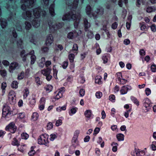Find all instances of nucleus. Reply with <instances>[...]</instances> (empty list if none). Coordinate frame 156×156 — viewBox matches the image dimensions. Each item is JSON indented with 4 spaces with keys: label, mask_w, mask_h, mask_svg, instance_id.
<instances>
[{
    "label": "nucleus",
    "mask_w": 156,
    "mask_h": 156,
    "mask_svg": "<svg viewBox=\"0 0 156 156\" xmlns=\"http://www.w3.org/2000/svg\"><path fill=\"white\" fill-rule=\"evenodd\" d=\"M25 51L24 50L20 52V55L21 57L22 58L23 60V61H25L26 59V57L28 55H31L30 57L31 58V64H33L35 62L36 60V57L34 55V50L31 51L29 54H25Z\"/></svg>",
    "instance_id": "nucleus-1"
},
{
    "label": "nucleus",
    "mask_w": 156,
    "mask_h": 156,
    "mask_svg": "<svg viewBox=\"0 0 156 156\" xmlns=\"http://www.w3.org/2000/svg\"><path fill=\"white\" fill-rule=\"evenodd\" d=\"M36 0H22L21 2L23 3L21 5V8L23 10L26 9L27 7L30 8L31 6Z\"/></svg>",
    "instance_id": "nucleus-2"
},
{
    "label": "nucleus",
    "mask_w": 156,
    "mask_h": 156,
    "mask_svg": "<svg viewBox=\"0 0 156 156\" xmlns=\"http://www.w3.org/2000/svg\"><path fill=\"white\" fill-rule=\"evenodd\" d=\"M48 136L46 134L41 135L38 139V142L40 144H45L48 142Z\"/></svg>",
    "instance_id": "nucleus-3"
},
{
    "label": "nucleus",
    "mask_w": 156,
    "mask_h": 156,
    "mask_svg": "<svg viewBox=\"0 0 156 156\" xmlns=\"http://www.w3.org/2000/svg\"><path fill=\"white\" fill-rule=\"evenodd\" d=\"M17 129V128L13 122L10 123L5 128V130L11 133H14Z\"/></svg>",
    "instance_id": "nucleus-4"
},
{
    "label": "nucleus",
    "mask_w": 156,
    "mask_h": 156,
    "mask_svg": "<svg viewBox=\"0 0 156 156\" xmlns=\"http://www.w3.org/2000/svg\"><path fill=\"white\" fill-rule=\"evenodd\" d=\"M20 66L17 62H14L11 63L9 66V71L10 73H12L13 70L19 69Z\"/></svg>",
    "instance_id": "nucleus-5"
},
{
    "label": "nucleus",
    "mask_w": 156,
    "mask_h": 156,
    "mask_svg": "<svg viewBox=\"0 0 156 156\" xmlns=\"http://www.w3.org/2000/svg\"><path fill=\"white\" fill-rule=\"evenodd\" d=\"M16 95L15 92L13 90L10 91L9 94L8 98L9 103L14 104L16 101Z\"/></svg>",
    "instance_id": "nucleus-6"
},
{
    "label": "nucleus",
    "mask_w": 156,
    "mask_h": 156,
    "mask_svg": "<svg viewBox=\"0 0 156 156\" xmlns=\"http://www.w3.org/2000/svg\"><path fill=\"white\" fill-rule=\"evenodd\" d=\"M12 113V112L10 110V108L9 106H6L4 107L2 114L3 117H5L8 115Z\"/></svg>",
    "instance_id": "nucleus-7"
},
{
    "label": "nucleus",
    "mask_w": 156,
    "mask_h": 156,
    "mask_svg": "<svg viewBox=\"0 0 156 156\" xmlns=\"http://www.w3.org/2000/svg\"><path fill=\"white\" fill-rule=\"evenodd\" d=\"M53 41V38L52 35L50 34L47 36L45 41V44L47 46H49Z\"/></svg>",
    "instance_id": "nucleus-8"
},
{
    "label": "nucleus",
    "mask_w": 156,
    "mask_h": 156,
    "mask_svg": "<svg viewBox=\"0 0 156 156\" xmlns=\"http://www.w3.org/2000/svg\"><path fill=\"white\" fill-rule=\"evenodd\" d=\"M31 12L28 11H25L23 13L22 17L26 20H30L31 17Z\"/></svg>",
    "instance_id": "nucleus-9"
},
{
    "label": "nucleus",
    "mask_w": 156,
    "mask_h": 156,
    "mask_svg": "<svg viewBox=\"0 0 156 156\" xmlns=\"http://www.w3.org/2000/svg\"><path fill=\"white\" fill-rule=\"evenodd\" d=\"M131 89V87L130 86H124L122 87L120 91L121 94H125L127 93L128 90H130Z\"/></svg>",
    "instance_id": "nucleus-10"
},
{
    "label": "nucleus",
    "mask_w": 156,
    "mask_h": 156,
    "mask_svg": "<svg viewBox=\"0 0 156 156\" xmlns=\"http://www.w3.org/2000/svg\"><path fill=\"white\" fill-rule=\"evenodd\" d=\"M64 88L62 87L61 89H60L59 90V91L56 95V96L54 97V99L55 100H57L62 97L63 95V92H64Z\"/></svg>",
    "instance_id": "nucleus-11"
},
{
    "label": "nucleus",
    "mask_w": 156,
    "mask_h": 156,
    "mask_svg": "<svg viewBox=\"0 0 156 156\" xmlns=\"http://www.w3.org/2000/svg\"><path fill=\"white\" fill-rule=\"evenodd\" d=\"M71 19H72L74 21H79L81 18V16L80 14L78 13L77 14H73L72 12H70Z\"/></svg>",
    "instance_id": "nucleus-12"
},
{
    "label": "nucleus",
    "mask_w": 156,
    "mask_h": 156,
    "mask_svg": "<svg viewBox=\"0 0 156 156\" xmlns=\"http://www.w3.org/2000/svg\"><path fill=\"white\" fill-rule=\"evenodd\" d=\"M75 54L72 52V51H69V55H68V58L70 62L72 63V66L73 67H74V64L73 63L74 61V59L75 58Z\"/></svg>",
    "instance_id": "nucleus-13"
},
{
    "label": "nucleus",
    "mask_w": 156,
    "mask_h": 156,
    "mask_svg": "<svg viewBox=\"0 0 156 156\" xmlns=\"http://www.w3.org/2000/svg\"><path fill=\"white\" fill-rule=\"evenodd\" d=\"M151 102L150 100L146 98L144 102V105L145 108H147V110L148 111L149 110L151 107Z\"/></svg>",
    "instance_id": "nucleus-14"
},
{
    "label": "nucleus",
    "mask_w": 156,
    "mask_h": 156,
    "mask_svg": "<svg viewBox=\"0 0 156 156\" xmlns=\"http://www.w3.org/2000/svg\"><path fill=\"white\" fill-rule=\"evenodd\" d=\"M41 9L39 8H36L34 10V14L36 18H38L40 16Z\"/></svg>",
    "instance_id": "nucleus-15"
},
{
    "label": "nucleus",
    "mask_w": 156,
    "mask_h": 156,
    "mask_svg": "<svg viewBox=\"0 0 156 156\" xmlns=\"http://www.w3.org/2000/svg\"><path fill=\"white\" fill-rule=\"evenodd\" d=\"M51 69L50 68H47L45 69L41 70V73L44 75L46 76L50 74L51 72Z\"/></svg>",
    "instance_id": "nucleus-16"
},
{
    "label": "nucleus",
    "mask_w": 156,
    "mask_h": 156,
    "mask_svg": "<svg viewBox=\"0 0 156 156\" xmlns=\"http://www.w3.org/2000/svg\"><path fill=\"white\" fill-rule=\"evenodd\" d=\"M49 25L50 28H51L52 27L53 28V29H54L55 30H56L61 28L63 25V23H59L57 25H51L49 24Z\"/></svg>",
    "instance_id": "nucleus-17"
},
{
    "label": "nucleus",
    "mask_w": 156,
    "mask_h": 156,
    "mask_svg": "<svg viewBox=\"0 0 156 156\" xmlns=\"http://www.w3.org/2000/svg\"><path fill=\"white\" fill-rule=\"evenodd\" d=\"M32 24L35 27H38L40 25V20L37 19H34L33 21Z\"/></svg>",
    "instance_id": "nucleus-18"
},
{
    "label": "nucleus",
    "mask_w": 156,
    "mask_h": 156,
    "mask_svg": "<svg viewBox=\"0 0 156 156\" xmlns=\"http://www.w3.org/2000/svg\"><path fill=\"white\" fill-rule=\"evenodd\" d=\"M70 51H72V52L77 55L78 51V46L76 44H74L72 48V49Z\"/></svg>",
    "instance_id": "nucleus-19"
},
{
    "label": "nucleus",
    "mask_w": 156,
    "mask_h": 156,
    "mask_svg": "<svg viewBox=\"0 0 156 156\" xmlns=\"http://www.w3.org/2000/svg\"><path fill=\"white\" fill-rule=\"evenodd\" d=\"M70 12L66 13L64 15L62 18L63 20H69L71 19V15Z\"/></svg>",
    "instance_id": "nucleus-20"
},
{
    "label": "nucleus",
    "mask_w": 156,
    "mask_h": 156,
    "mask_svg": "<svg viewBox=\"0 0 156 156\" xmlns=\"http://www.w3.org/2000/svg\"><path fill=\"white\" fill-rule=\"evenodd\" d=\"M83 21L85 27V30H87V29L90 27V23L88 22V21L86 19H84Z\"/></svg>",
    "instance_id": "nucleus-21"
},
{
    "label": "nucleus",
    "mask_w": 156,
    "mask_h": 156,
    "mask_svg": "<svg viewBox=\"0 0 156 156\" xmlns=\"http://www.w3.org/2000/svg\"><path fill=\"white\" fill-rule=\"evenodd\" d=\"M156 10V9L154 7L149 6L146 8V11L148 13L151 12L155 11Z\"/></svg>",
    "instance_id": "nucleus-22"
},
{
    "label": "nucleus",
    "mask_w": 156,
    "mask_h": 156,
    "mask_svg": "<svg viewBox=\"0 0 156 156\" xmlns=\"http://www.w3.org/2000/svg\"><path fill=\"white\" fill-rule=\"evenodd\" d=\"M97 13L98 15H101L104 12V9L102 7H99L97 9Z\"/></svg>",
    "instance_id": "nucleus-23"
},
{
    "label": "nucleus",
    "mask_w": 156,
    "mask_h": 156,
    "mask_svg": "<svg viewBox=\"0 0 156 156\" xmlns=\"http://www.w3.org/2000/svg\"><path fill=\"white\" fill-rule=\"evenodd\" d=\"M84 115L86 118H90L91 115V111L90 110L86 111L85 112Z\"/></svg>",
    "instance_id": "nucleus-24"
},
{
    "label": "nucleus",
    "mask_w": 156,
    "mask_h": 156,
    "mask_svg": "<svg viewBox=\"0 0 156 156\" xmlns=\"http://www.w3.org/2000/svg\"><path fill=\"white\" fill-rule=\"evenodd\" d=\"M102 77L100 76H97L95 80V83L98 84H101L102 83Z\"/></svg>",
    "instance_id": "nucleus-25"
},
{
    "label": "nucleus",
    "mask_w": 156,
    "mask_h": 156,
    "mask_svg": "<svg viewBox=\"0 0 156 156\" xmlns=\"http://www.w3.org/2000/svg\"><path fill=\"white\" fill-rule=\"evenodd\" d=\"M44 88L47 92H49L52 90L53 87L51 85H48L44 87Z\"/></svg>",
    "instance_id": "nucleus-26"
},
{
    "label": "nucleus",
    "mask_w": 156,
    "mask_h": 156,
    "mask_svg": "<svg viewBox=\"0 0 156 156\" xmlns=\"http://www.w3.org/2000/svg\"><path fill=\"white\" fill-rule=\"evenodd\" d=\"M118 141L123 140L124 139V136L123 134L120 133L116 135Z\"/></svg>",
    "instance_id": "nucleus-27"
},
{
    "label": "nucleus",
    "mask_w": 156,
    "mask_h": 156,
    "mask_svg": "<svg viewBox=\"0 0 156 156\" xmlns=\"http://www.w3.org/2000/svg\"><path fill=\"white\" fill-rule=\"evenodd\" d=\"M111 145L113 146L112 151L114 152H116L117 150L118 144L116 143L113 142Z\"/></svg>",
    "instance_id": "nucleus-28"
},
{
    "label": "nucleus",
    "mask_w": 156,
    "mask_h": 156,
    "mask_svg": "<svg viewBox=\"0 0 156 156\" xmlns=\"http://www.w3.org/2000/svg\"><path fill=\"white\" fill-rule=\"evenodd\" d=\"M54 7V5L52 4L50 6L49 9L50 13L52 16H54L55 15Z\"/></svg>",
    "instance_id": "nucleus-29"
},
{
    "label": "nucleus",
    "mask_w": 156,
    "mask_h": 156,
    "mask_svg": "<svg viewBox=\"0 0 156 156\" xmlns=\"http://www.w3.org/2000/svg\"><path fill=\"white\" fill-rule=\"evenodd\" d=\"M25 118V116L24 113H20L18 114L17 118L20 120L23 119Z\"/></svg>",
    "instance_id": "nucleus-30"
},
{
    "label": "nucleus",
    "mask_w": 156,
    "mask_h": 156,
    "mask_svg": "<svg viewBox=\"0 0 156 156\" xmlns=\"http://www.w3.org/2000/svg\"><path fill=\"white\" fill-rule=\"evenodd\" d=\"M91 10L90 6V5H87L86 7V11L87 14L90 16H91Z\"/></svg>",
    "instance_id": "nucleus-31"
},
{
    "label": "nucleus",
    "mask_w": 156,
    "mask_h": 156,
    "mask_svg": "<svg viewBox=\"0 0 156 156\" xmlns=\"http://www.w3.org/2000/svg\"><path fill=\"white\" fill-rule=\"evenodd\" d=\"M39 115L37 113L34 112L32 115V118L34 121L37 120L38 118Z\"/></svg>",
    "instance_id": "nucleus-32"
},
{
    "label": "nucleus",
    "mask_w": 156,
    "mask_h": 156,
    "mask_svg": "<svg viewBox=\"0 0 156 156\" xmlns=\"http://www.w3.org/2000/svg\"><path fill=\"white\" fill-rule=\"evenodd\" d=\"M36 98L35 95H34V96H33L32 98L30 100V105H34L36 103Z\"/></svg>",
    "instance_id": "nucleus-33"
},
{
    "label": "nucleus",
    "mask_w": 156,
    "mask_h": 156,
    "mask_svg": "<svg viewBox=\"0 0 156 156\" xmlns=\"http://www.w3.org/2000/svg\"><path fill=\"white\" fill-rule=\"evenodd\" d=\"M25 27L26 30H29L31 28V25L30 22L27 21L25 22Z\"/></svg>",
    "instance_id": "nucleus-34"
},
{
    "label": "nucleus",
    "mask_w": 156,
    "mask_h": 156,
    "mask_svg": "<svg viewBox=\"0 0 156 156\" xmlns=\"http://www.w3.org/2000/svg\"><path fill=\"white\" fill-rule=\"evenodd\" d=\"M18 84L16 81H14L12 83L11 86L13 88L16 89L18 87Z\"/></svg>",
    "instance_id": "nucleus-35"
},
{
    "label": "nucleus",
    "mask_w": 156,
    "mask_h": 156,
    "mask_svg": "<svg viewBox=\"0 0 156 156\" xmlns=\"http://www.w3.org/2000/svg\"><path fill=\"white\" fill-rule=\"evenodd\" d=\"M29 93L28 89L27 88H25L24 91V94L23 97L24 98H26L28 96Z\"/></svg>",
    "instance_id": "nucleus-36"
},
{
    "label": "nucleus",
    "mask_w": 156,
    "mask_h": 156,
    "mask_svg": "<svg viewBox=\"0 0 156 156\" xmlns=\"http://www.w3.org/2000/svg\"><path fill=\"white\" fill-rule=\"evenodd\" d=\"M72 143L73 145L75 147L76 145L78 144V141H77V138L73 137L72 140Z\"/></svg>",
    "instance_id": "nucleus-37"
},
{
    "label": "nucleus",
    "mask_w": 156,
    "mask_h": 156,
    "mask_svg": "<svg viewBox=\"0 0 156 156\" xmlns=\"http://www.w3.org/2000/svg\"><path fill=\"white\" fill-rule=\"evenodd\" d=\"M0 73L3 77L6 76L7 75V72L6 70L4 69L0 70Z\"/></svg>",
    "instance_id": "nucleus-38"
},
{
    "label": "nucleus",
    "mask_w": 156,
    "mask_h": 156,
    "mask_svg": "<svg viewBox=\"0 0 156 156\" xmlns=\"http://www.w3.org/2000/svg\"><path fill=\"white\" fill-rule=\"evenodd\" d=\"M119 81L120 83L122 85L125 84L128 82L127 80L123 78L121 79Z\"/></svg>",
    "instance_id": "nucleus-39"
},
{
    "label": "nucleus",
    "mask_w": 156,
    "mask_h": 156,
    "mask_svg": "<svg viewBox=\"0 0 156 156\" xmlns=\"http://www.w3.org/2000/svg\"><path fill=\"white\" fill-rule=\"evenodd\" d=\"M45 62V58H42L41 59V62L40 63V66L43 68Z\"/></svg>",
    "instance_id": "nucleus-40"
},
{
    "label": "nucleus",
    "mask_w": 156,
    "mask_h": 156,
    "mask_svg": "<svg viewBox=\"0 0 156 156\" xmlns=\"http://www.w3.org/2000/svg\"><path fill=\"white\" fill-rule=\"evenodd\" d=\"M12 144L14 146H18L19 144L17 140L15 138H14L12 142Z\"/></svg>",
    "instance_id": "nucleus-41"
},
{
    "label": "nucleus",
    "mask_w": 156,
    "mask_h": 156,
    "mask_svg": "<svg viewBox=\"0 0 156 156\" xmlns=\"http://www.w3.org/2000/svg\"><path fill=\"white\" fill-rule=\"evenodd\" d=\"M1 21V25L2 27L3 28H5L7 25V23L5 20L4 21L2 19V20L1 21V19H0V22Z\"/></svg>",
    "instance_id": "nucleus-42"
},
{
    "label": "nucleus",
    "mask_w": 156,
    "mask_h": 156,
    "mask_svg": "<svg viewBox=\"0 0 156 156\" xmlns=\"http://www.w3.org/2000/svg\"><path fill=\"white\" fill-rule=\"evenodd\" d=\"M2 64L5 67H7L9 66L10 64L9 62L7 60H4L2 62Z\"/></svg>",
    "instance_id": "nucleus-43"
},
{
    "label": "nucleus",
    "mask_w": 156,
    "mask_h": 156,
    "mask_svg": "<svg viewBox=\"0 0 156 156\" xmlns=\"http://www.w3.org/2000/svg\"><path fill=\"white\" fill-rule=\"evenodd\" d=\"M21 138L24 139H27L29 137V135L26 133H23L21 135Z\"/></svg>",
    "instance_id": "nucleus-44"
},
{
    "label": "nucleus",
    "mask_w": 156,
    "mask_h": 156,
    "mask_svg": "<svg viewBox=\"0 0 156 156\" xmlns=\"http://www.w3.org/2000/svg\"><path fill=\"white\" fill-rule=\"evenodd\" d=\"M108 24V22L106 21L104 25H103V27L102 29L105 30L106 32L107 33H109L107 30V25Z\"/></svg>",
    "instance_id": "nucleus-45"
},
{
    "label": "nucleus",
    "mask_w": 156,
    "mask_h": 156,
    "mask_svg": "<svg viewBox=\"0 0 156 156\" xmlns=\"http://www.w3.org/2000/svg\"><path fill=\"white\" fill-rule=\"evenodd\" d=\"M24 77V73L22 72L21 73L18 75L17 79L18 80H21Z\"/></svg>",
    "instance_id": "nucleus-46"
},
{
    "label": "nucleus",
    "mask_w": 156,
    "mask_h": 156,
    "mask_svg": "<svg viewBox=\"0 0 156 156\" xmlns=\"http://www.w3.org/2000/svg\"><path fill=\"white\" fill-rule=\"evenodd\" d=\"M74 37V32H70L68 34L67 37L68 38L71 39Z\"/></svg>",
    "instance_id": "nucleus-47"
},
{
    "label": "nucleus",
    "mask_w": 156,
    "mask_h": 156,
    "mask_svg": "<svg viewBox=\"0 0 156 156\" xmlns=\"http://www.w3.org/2000/svg\"><path fill=\"white\" fill-rule=\"evenodd\" d=\"M74 37H76L80 35L81 34V31L80 30H78V32L76 31H74Z\"/></svg>",
    "instance_id": "nucleus-48"
},
{
    "label": "nucleus",
    "mask_w": 156,
    "mask_h": 156,
    "mask_svg": "<svg viewBox=\"0 0 156 156\" xmlns=\"http://www.w3.org/2000/svg\"><path fill=\"white\" fill-rule=\"evenodd\" d=\"M140 29L142 30H144L146 28V25L143 23H140Z\"/></svg>",
    "instance_id": "nucleus-49"
},
{
    "label": "nucleus",
    "mask_w": 156,
    "mask_h": 156,
    "mask_svg": "<svg viewBox=\"0 0 156 156\" xmlns=\"http://www.w3.org/2000/svg\"><path fill=\"white\" fill-rule=\"evenodd\" d=\"M34 147H32L31 148V150L29 152L28 154L30 155H34L35 153V151L34 150Z\"/></svg>",
    "instance_id": "nucleus-50"
},
{
    "label": "nucleus",
    "mask_w": 156,
    "mask_h": 156,
    "mask_svg": "<svg viewBox=\"0 0 156 156\" xmlns=\"http://www.w3.org/2000/svg\"><path fill=\"white\" fill-rule=\"evenodd\" d=\"M35 80L38 85H40L42 83V82L40 81V78L39 77H36Z\"/></svg>",
    "instance_id": "nucleus-51"
},
{
    "label": "nucleus",
    "mask_w": 156,
    "mask_h": 156,
    "mask_svg": "<svg viewBox=\"0 0 156 156\" xmlns=\"http://www.w3.org/2000/svg\"><path fill=\"white\" fill-rule=\"evenodd\" d=\"M53 126V125L52 123L51 122H48L47 125V128L48 129H50L52 128Z\"/></svg>",
    "instance_id": "nucleus-52"
},
{
    "label": "nucleus",
    "mask_w": 156,
    "mask_h": 156,
    "mask_svg": "<svg viewBox=\"0 0 156 156\" xmlns=\"http://www.w3.org/2000/svg\"><path fill=\"white\" fill-rule=\"evenodd\" d=\"M109 100L111 101L114 102L115 100V97L114 95H111L109 96Z\"/></svg>",
    "instance_id": "nucleus-53"
},
{
    "label": "nucleus",
    "mask_w": 156,
    "mask_h": 156,
    "mask_svg": "<svg viewBox=\"0 0 156 156\" xmlns=\"http://www.w3.org/2000/svg\"><path fill=\"white\" fill-rule=\"evenodd\" d=\"M77 108L76 107H73L71 108L70 110V112L72 114L75 113L77 111Z\"/></svg>",
    "instance_id": "nucleus-54"
},
{
    "label": "nucleus",
    "mask_w": 156,
    "mask_h": 156,
    "mask_svg": "<svg viewBox=\"0 0 156 156\" xmlns=\"http://www.w3.org/2000/svg\"><path fill=\"white\" fill-rule=\"evenodd\" d=\"M151 70L152 72H156V66L155 65H152L151 66Z\"/></svg>",
    "instance_id": "nucleus-55"
},
{
    "label": "nucleus",
    "mask_w": 156,
    "mask_h": 156,
    "mask_svg": "<svg viewBox=\"0 0 156 156\" xmlns=\"http://www.w3.org/2000/svg\"><path fill=\"white\" fill-rule=\"evenodd\" d=\"M96 96L97 98H100L102 96V93L100 92H98L96 94Z\"/></svg>",
    "instance_id": "nucleus-56"
},
{
    "label": "nucleus",
    "mask_w": 156,
    "mask_h": 156,
    "mask_svg": "<svg viewBox=\"0 0 156 156\" xmlns=\"http://www.w3.org/2000/svg\"><path fill=\"white\" fill-rule=\"evenodd\" d=\"M68 62L67 61L64 62L62 65V67L64 69H66L68 66Z\"/></svg>",
    "instance_id": "nucleus-57"
},
{
    "label": "nucleus",
    "mask_w": 156,
    "mask_h": 156,
    "mask_svg": "<svg viewBox=\"0 0 156 156\" xmlns=\"http://www.w3.org/2000/svg\"><path fill=\"white\" fill-rule=\"evenodd\" d=\"M79 93L80 96H83L85 94V90L83 89H81L80 90Z\"/></svg>",
    "instance_id": "nucleus-58"
},
{
    "label": "nucleus",
    "mask_w": 156,
    "mask_h": 156,
    "mask_svg": "<svg viewBox=\"0 0 156 156\" xmlns=\"http://www.w3.org/2000/svg\"><path fill=\"white\" fill-rule=\"evenodd\" d=\"M118 78V80L122 79V73L121 72H118L116 74Z\"/></svg>",
    "instance_id": "nucleus-59"
},
{
    "label": "nucleus",
    "mask_w": 156,
    "mask_h": 156,
    "mask_svg": "<svg viewBox=\"0 0 156 156\" xmlns=\"http://www.w3.org/2000/svg\"><path fill=\"white\" fill-rule=\"evenodd\" d=\"M56 136L55 134H51L50 135V140L51 141L53 140L56 137Z\"/></svg>",
    "instance_id": "nucleus-60"
},
{
    "label": "nucleus",
    "mask_w": 156,
    "mask_h": 156,
    "mask_svg": "<svg viewBox=\"0 0 156 156\" xmlns=\"http://www.w3.org/2000/svg\"><path fill=\"white\" fill-rule=\"evenodd\" d=\"M62 121L61 119H58L57 121L55 124L57 126H58L62 124Z\"/></svg>",
    "instance_id": "nucleus-61"
},
{
    "label": "nucleus",
    "mask_w": 156,
    "mask_h": 156,
    "mask_svg": "<svg viewBox=\"0 0 156 156\" xmlns=\"http://www.w3.org/2000/svg\"><path fill=\"white\" fill-rule=\"evenodd\" d=\"M100 130L99 128H96L94 130V135H96L99 132Z\"/></svg>",
    "instance_id": "nucleus-62"
},
{
    "label": "nucleus",
    "mask_w": 156,
    "mask_h": 156,
    "mask_svg": "<svg viewBox=\"0 0 156 156\" xmlns=\"http://www.w3.org/2000/svg\"><path fill=\"white\" fill-rule=\"evenodd\" d=\"M145 92L146 94L148 96L151 93V90L149 88H147L145 90Z\"/></svg>",
    "instance_id": "nucleus-63"
},
{
    "label": "nucleus",
    "mask_w": 156,
    "mask_h": 156,
    "mask_svg": "<svg viewBox=\"0 0 156 156\" xmlns=\"http://www.w3.org/2000/svg\"><path fill=\"white\" fill-rule=\"evenodd\" d=\"M7 86V84L5 82H3L2 84V89L3 90H5Z\"/></svg>",
    "instance_id": "nucleus-64"
}]
</instances>
